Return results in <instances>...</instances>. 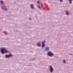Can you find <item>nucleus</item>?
<instances>
[{
  "instance_id": "nucleus-6",
  "label": "nucleus",
  "mask_w": 73,
  "mask_h": 73,
  "mask_svg": "<svg viewBox=\"0 0 73 73\" xmlns=\"http://www.w3.org/2000/svg\"><path fill=\"white\" fill-rule=\"evenodd\" d=\"M45 50L46 51H48V50H49V48L48 47H46L45 48Z\"/></svg>"
},
{
  "instance_id": "nucleus-4",
  "label": "nucleus",
  "mask_w": 73,
  "mask_h": 73,
  "mask_svg": "<svg viewBox=\"0 0 73 73\" xmlns=\"http://www.w3.org/2000/svg\"><path fill=\"white\" fill-rule=\"evenodd\" d=\"M45 42V41L44 40L42 42V48H44L45 47V44H44V43Z\"/></svg>"
},
{
  "instance_id": "nucleus-13",
  "label": "nucleus",
  "mask_w": 73,
  "mask_h": 73,
  "mask_svg": "<svg viewBox=\"0 0 73 73\" xmlns=\"http://www.w3.org/2000/svg\"><path fill=\"white\" fill-rule=\"evenodd\" d=\"M0 2L1 4H3V1H1Z\"/></svg>"
},
{
  "instance_id": "nucleus-15",
  "label": "nucleus",
  "mask_w": 73,
  "mask_h": 73,
  "mask_svg": "<svg viewBox=\"0 0 73 73\" xmlns=\"http://www.w3.org/2000/svg\"><path fill=\"white\" fill-rule=\"evenodd\" d=\"M60 2H63V0H60Z\"/></svg>"
},
{
  "instance_id": "nucleus-1",
  "label": "nucleus",
  "mask_w": 73,
  "mask_h": 73,
  "mask_svg": "<svg viewBox=\"0 0 73 73\" xmlns=\"http://www.w3.org/2000/svg\"><path fill=\"white\" fill-rule=\"evenodd\" d=\"M1 52L2 54H4V53H7L8 51L6 50V49L5 48H1Z\"/></svg>"
},
{
  "instance_id": "nucleus-8",
  "label": "nucleus",
  "mask_w": 73,
  "mask_h": 73,
  "mask_svg": "<svg viewBox=\"0 0 73 73\" xmlns=\"http://www.w3.org/2000/svg\"><path fill=\"white\" fill-rule=\"evenodd\" d=\"M68 1H69L70 4H72V1L73 0H68Z\"/></svg>"
},
{
  "instance_id": "nucleus-10",
  "label": "nucleus",
  "mask_w": 73,
  "mask_h": 73,
  "mask_svg": "<svg viewBox=\"0 0 73 73\" xmlns=\"http://www.w3.org/2000/svg\"><path fill=\"white\" fill-rule=\"evenodd\" d=\"M30 7L32 8V9H34V7H33V5L31 4L30 5Z\"/></svg>"
},
{
  "instance_id": "nucleus-16",
  "label": "nucleus",
  "mask_w": 73,
  "mask_h": 73,
  "mask_svg": "<svg viewBox=\"0 0 73 73\" xmlns=\"http://www.w3.org/2000/svg\"><path fill=\"white\" fill-rule=\"evenodd\" d=\"M41 7H42H42H43V6H42L43 4H42L41 3Z\"/></svg>"
},
{
  "instance_id": "nucleus-3",
  "label": "nucleus",
  "mask_w": 73,
  "mask_h": 73,
  "mask_svg": "<svg viewBox=\"0 0 73 73\" xmlns=\"http://www.w3.org/2000/svg\"><path fill=\"white\" fill-rule=\"evenodd\" d=\"M12 54H10L9 55H6L5 56V57L6 58H9V57H12Z\"/></svg>"
},
{
  "instance_id": "nucleus-14",
  "label": "nucleus",
  "mask_w": 73,
  "mask_h": 73,
  "mask_svg": "<svg viewBox=\"0 0 73 73\" xmlns=\"http://www.w3.org/2000/svg\"><path fill=\"white\" fill-rule=\"evenodd\" d=\"M38 8L40 9H41V8H40V6H38Z\"/></svg>"
},
{
  "instance_id": "nucleus-12",
  "label": "nucleus",
  "mask_w": 73,
  "mask_h": 73,
  "mask_svg": "<svg viewBox=\"0 0 73 73\" xmlns=\"http://www.w3.org/2000/svg\"><path fill=\"white\" fill-rule=\"evenodd\" d=\"M63 62L64 64H66V61H65V60H63Z\"/></svg>"
},
{
  "instance_id": "nucleus-18",
  "label": "nucleus",
  "mask_w": 73,
  "mask_h": 73,
  "mask_svg": "<svg viewBox=\"0 0 73 73\" xmlns=\"http://www.w3.org/2000/svg\"><path fill=\"white\" fill-rule=\"evenodd\" d=\"M29 19L30 20H31V18H29Z\"/></svg>"
},
{
  "instance_id": "nucleus-17",
  "label": "nucleus",
  "mask_w": 73,
  "mask_h": 73,
  "mask_svg": "<svg viewBox=\"0 0 73 73\" xmlns=\"http://www.w3.org/2000/svg\"><path fill=\"white\" fill-rule=\"evenodd\" d=\"M37 3L38 4H39V1H38L37 2Z\"/></svg>"
},
{
  "instance_id": "nucleus-5",
  "label": "nucleus",
  "mask_w": 73,
  "mask_h": 73,
  "mask_svg": "<svg viewBox=\"0 0 73 73\" xmlns=\"http://www.w3.org/2000/svg\"><path fill=\"white\" fill-rule=\"evenodd\" d=\"M49 67L50 68V72H52L53 71V69L52 68V66H50Z\"/></svg>"
},
{
  "instance_id": "nucleus-7",
  "label": "nucleus",
  "mask_w": 73,
  "mask_h": 73,
  "mask_svg": "<svg viewBox=\"0 0 73 73\" xmlns=\"http://www.w3.org/2000/svg\"><path fill=\"white\" fill-rule=\"evenodd\" d=\"M2 9H5V11H7V8H6L4 6L2 7Z\"/></svg>"
},
{
  "instance_id": "nucleus-9",
  "label": "nucleus",
  "mask_w": 73,
  "mask_h": 73,
  "mask_svg": "<svg viewBox=\"0 0 73 73\" xmlns=\"http://www.w3.org/2000/svg\"><path fill=\"white\" fill-rule=\"evenodd\" d=\"M37 46H38L39 47L41 46V44H40V42H39L37 44Z\"/></svg>"
},
{
  "instance_id": "nucleus-11",
  "label": "nucleus",
  "mask_w": 73,
  "mask_h": 73,
  "mask_svg": "<svg viewBox=\"0 0 73 73\" xmlns=\"http://www.w3.org/2000/svg\"><path fill=\"white\" fill-rule=\"evenodd\" d=\"M66 15H69V12H68V11H66Z\"/></svg>"
},
{
  "instance_id": "nucleus-2",
  "label": "nucleus",
  "mask_w": 73,
  "mask_h": 73,
  "mask_svg": "<svg viewBox=\"0 0 73 73\" xmlns=\"http://www.w3.org/2000/svg\"><path fill=\"white\" fill-rule=\"evenodd\" d=\"M48 55V56H50V57H52V56H53V54L52 52L50 51H48L47 52Z\"/></svg>"
}]
</instances>
